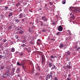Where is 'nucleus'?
<instances>
[{
	"label": "nucleus",
	"mask_w": 80,
	"mask_h": 80,
	"mask_svg": "<svg viewBox=\"0 0 80 80\" xmlns=\"http://www.w3.org/2000/svg\"><path fill=\"white\" fill-rule=\"evenodd\" d=\"M29 32H33V28H30L29 30Z\"/></svg>",
	"instance_id": "1a4fd4ad"
},
{
	"label": "nucleus",
	"mask_w": 80,
	"mask_h": 80,
	"mask_svg": "<svg viewBox=\"0 0 80 80\" xmlns=\"http://www.w3.org/2000/svg\"><path fill=\"white\" fill-rule=\"evenodd\" d=\"M36 69L38 71H40V66H38Z\"/></svg>",
	"instance_id": "ddd939ff"
},
{
	"label": "nucleus",
	"mask_w": 80,
	"mask_h": 80,
	"mask_svg": "<svg viewBox=\"0 0 80 80\" xmlns=\"http://www.w3.org/2000/svg\"><path fill=\"white\" fill-rule=\"evenodd\" d=\"M16 38L17 39L18 38V37H16Z\"/></svg>",
	"instance_id": "680f3d73"
},
{
	"label": "nucleus",
	"mask_w": 80,
	"mask_h": 80,
	"mask_svg": "<svg viewBox=\"0 0 80 80\" xmlns=\"http://www.w3.org/2000/svg\"><path fill=\"white\" fill-rule=\"evenodd\" d=\"M25 17V14H22V17Z\"/></svg>",
	"instance_id": "de8ad7c7"
},
{
	"label": "nucleus",
	"mask_w": 80,
	"mask_h": 80,
	"mask_svg": "<svg viewBox=\"0 0 80 80\" xmlns=\"http://www.w3.org/2000/svg\"><path fill=\"white\" fill-rule=\"evenodd\" d=\"M21 30V29H20V28L18 29V30Z\"/></svg>",
	"instance_id": "13d9d810"
},
{
	"label": "nucleus",
	"mask_w": 80,
	"mask_h": 80,
	"mask_svg": "<svg viewBox=\"0 0 80 80\" xmlns=\"http://www.w3.org/2000/svg\"><path fill=\"white\" fill-rule=\"evenodd\" d=\"M8 8V7L7 6L5 7V10H7Z\"/></svg>",
	"instance_id": "c85d7f7f"
},
{
	"label": "nucleus",
	"mask_w": 80,
	"mask_h": 80,
	"mask_svg": "<svg viewBox=\"0 0 80 80\" xmlns=\"http://www.w3.org/2000/svg\"><path fill=\"white\" fill-rule=\"evenodd\" d=\"M27 18H25L24 19V20H27Z\"/></svg>",
	"instance_id": "e2e57ef3"
},
{
	"label": "nucleus",
	"mask_w": 80,
	"mask_h": 80,
	"mask_svg": "<svg viewBox=\"0 0 80 80\" xmlns=\"http://www.w3.org/2000/svg\"><path fill=\"white\" fill-rule=\"evenodd\" d=\"M38 42H40V39H38Z\"/></svg>",
	"instance_id": "5fc2aeb1"
},
{
	"label": "nucleus",
	"mask_w": 80,
	"mask_h": 80,
	"mask_svg": "<svg viewBox=\"0 0 80 80\" xmlns=\"http://www.w3.org/2000/svg\"><path fill=\"white\" fill-rule=\"evenodd\" d=\"M54 80H58V79H57V77H55L54 78Z\"/></svg>",
	"instance_id": "37998d69"
},
{
	"label": "nucleus",
	"mask_w": 80,
	"mask_h": 80,
	"mask_svg": "<svg viewBox=\"0 0 80 80\" xmlns=\"http://www.w3.org/2000/svg\"><path fill=\"white\" fill-rule=\"evenodd\" d=\"M43 25L44 27H46V26H47V24H43Z\"/></svg>",
	"instance_id": "3c124183"
},
{
	"label": "nucleus",
	"mask_w": 80,
	"mask_h": 80,
	"mask_svg": "<svg viewBox=\"0 0 80 80\" xmlns=\"http://www.w3.org/2000/svg\"><path fill=\"white\" fill-rule=\"evenodd\" d=\"M41 18L42 20H43L44 22H47L48 21V19L47 18H46V17L45 16L42 17Z\"/></svg>",
	"instance_id": "7ed1b4c3"
},
{
	"label": "nucleus",
	"mask_w": 80,
	"mask_h": 80,
	"mask_svg": "<svg viewBox=\"0 0 80 80\" xmlns=\"http://www.w3.org/2000/svg\"><path fill=\"white\" fill-rule=\"evenodd\" d=\"M80 12V8H77L74 9V10H72V12H73V13H78Z\"/></svg>",
	"instance_id": "f257e3e1"
},
{
	"label": "nucleus",
	"mask_w": 80,
	"mask_h": 80,
	"mask_svg": "<svg viewBox=\"0 0 80 80\" xmlns=\"http://www.w3.org/2000/svg\"><path fill=\"white\" fill-rule=\"evenodd\" d=\"M41 59H42V64L44 63V62H45V60L44 59V57L43 56H42L41 57Z\"/></svg>",
	"instance_id": "423d86ee"
},
{
	"label": "nucleus",
	"mask_w": 80,
	"mask_h": 80,
	"mask_svg": "<svg viewBox=\"0 0 80 80\" xmlns=\"http://www.w3.org/2000/svg\"><path fill=\"white\" fill-rule=\"evenodd\" d=\"M22 63V62H21ZM21 63H20V62H18L17 63V65H18V66H21V65H22Z\"/></svg>",
	"instance_id": "a211bd4d"
},
{
	"label": "nucleus",
	"mask_w": 80,
	"mask_h": 80,
	"mask_svg": "<svg viewBox=\"0 0 80 80\" xmlns=\"http://www.w3.org/2000/svg\"><path fill=\"white\" fill-rule=\"evenodd\" d=\"M4 66H2L0 68V70H2L4 68Z\"/></svg>",
	"instance_id": "393cba45"
},
{
	"label": "nucleus",
	"mask_w": 80,
	"mask_h": 80,
	"mask_svg": "<svg viewBox=\"0 0 80 80\" xmlns=\"http://www.w3.org/2000/svg\"><path fill=\"white\" fill-rule=\"evenodd\" d=\"M28 52H31V51H30V50H28Z\"/></svg>",
	"instance_id": "6e6d98bb"
},
{
	"label": "nucleus",
	"mask_w": 80,
	"mask_h": 80,
	"mask_svg": "<svg viewBox=\"0 0 80 80\" xmlns=\"http://www.w3.org/2000/svg\"><path fill=\"white\" fill-rule=\"evenodd\" d=\"M25 5H27V3H25Z\"/></svg>",
	"instance_id": "69168bd1"
},
{
	"label": "nucleus",
	"mask_w": 80,
	"mask_h": 80,
	"mask_svg": "<svg viewBox=\"0 0 80 80\" xmlns=\"http://www.w3.org/2000/svg\"><path fill=\"white\" fill-rule=\"evenodd\" d=\"M9 10H12V9L10 8V9H8Z\"/></svg>",
	"instance_id": "bf43d9fd"
},
{
	"label": "nucleus",
	"mask_w": 80,
	"mask_h": 80,
	"mask_svg": "<svg viewBox=\"0 0 80 80\" xmlns=\"http://www.w3.org/2000/svg\"><path fill=\"white\" fill-rule=\"evenodd\" d=\"M54 72L53 71H51L50 72V75H52H52H53L54 74Z\"/></svg>",
	"instance_id": "f3484780"
},
{
	"label": "nucleus",
	"mask_w": 80,
	"mask_h": 80,
	"mask_svg": "<svg viewBox=\"0 0 80 80\" xmlns=\"http://www.w3.org/2000/svg\"><path fill=\"white\" fill-rule=\"evenodd\" d=\"M39 10H42V8H40L39 9Z\"/></svg>",
	"instance_id": "864d4df0"
},
{
	"label": "nucleus",
	"mask_w": 80,
	"mask_h": 80,
	"mask_svg": "<svg viewBox=\"0 0 80 80\" xmlns=\"http://www.w3.org/2000/svg\"><path fill=\"white\" fill-rule=\"evenodd\" d=\"M21 66H22V67L23 69L25 70V67L24 66V63H21Z\"/></svg>",
	"instance_id": "6e6552de"
},
{
	"label": "nucleus",
	"mask_w": 80,
	"mask_h": 80,
	"mask_svg": "<svg viewBox=\"0 0 80 80\" xmlns=\"http://www.w3.org/2000/svg\"><path fill=\"white\" fill-rule=\"evenodd\" d=\"M70 16L72 15V16L70 17L72 19V20H73V19H75V17L74 15L72 14V13H70Z\"/></svg>",
	"instance_id": "39448f33"
},
{
	"label": "nucleus",
	"mask_w": 80,
	"mask_h": 80,
	"mask_svg": "<svg viewBox=\"0 0 80 80\" xmlns=\"http://www.w3.org/2000/svg\"><path fill=\"white\" fill-rule=\"evenodd\" d=\"M23 1V0H19V2H20L21 3H22Z\"/></svg>",
	"instance_id": "e433bc0d"
},
{
	"label": "nucleus",
	"mask_w": 80,
	"mask_h": 80,
	"mask_svg": "<svg viewBox=\"0 0 80 80\" xmlns=\"http://www.w3.org/2000/svg\"><path fill=\"white\" fill-rule=\"evenodd\" d=\"M68 77H71V74H69L68 75Z\"/></svg>",
	"instance_id": "09e8293b"
},
{
	"label": "nucleus",
	"mask_w": 80,
	"mask_h": 80,
	"mask_svg": "<svg viewBox=\"0 0 80 80\" xmlns=\"http://www.w3.org/2000/svg\"><path fill=\"white\" fill-rule=\"evenodd\" d=\"M15 22H16V23H18V22H19V21L18 20V19H16Z\"/></svg>",
	"instance_id": "cd10ccee"
},
{
	"label": "nucleus",
	"mask_w": 80,
	"mask_h": 80,
	"mask_svg": "<svg viewBox=\"0 0 80 80\" xmlns=\"http://www.w3.org/2000/svg\"><path fill=\"white\" fill-rule=\"evenodd\" d=\"M18 77H20V75H19V74H18Z\"/></svg>",
	"instance_id": "0e129e2a"
},
{
	"label": "nucleus",
	"mask_w": 80,
	"mask_h": 80,
	"mask_svg": "<svg viewBox=\"0 0 80 80\" xmlns=\"http://www.w3.org/2000/svg\"><path fill=\"white\" fill-rule=\"evenodd\" d=\"M45 8H47V3L45 4L44 5Z\"/></svg>",
	"instance_id": "a878e982"
},
{
	"label": "nucleus",
	"mask_w": 80,
	"mask_h": 80,
	"mask_svg": "<svg viewBox=\"0 0 80 80\" xmlns=\"http://www.w3.org/2000/svg\"><path fill=\"white\" fill-rule=\"evenodd\" d=\"M67 54H68V55H70V51H68V52Z\"/></svg>",
	"instance_id": "a19ab883"
},
{
	"label": "nucleus",
	"mask_w": 80,
	"mask_h": 80,
	"mask_svg": "<svg viewBox=\"0 0 80 80\" xmlns=\"http://www.w3.org/2000/svg\"><path fill=\"white\" fill-rule=\"evenodd\" d=\"M60 32H58L57 33L56 35H60Z\"/></svg>",
	"instance_id": "7c9ffc66"
},
{
	"label": "nucleus",
	"mask_w": 80,
	"mask_h": 80,
	"mask_svg": "<svg viewBox=\"0 0 80 80\" xmlns=\"http://www.w3.org/2000/svg\"><path fill=\"white\" fill-rule=\"evenodd\" d=\"M53 40V39H50L49 37H48V40Z\"/></svg>",
	"instance_id": "72a5a7b5"
},
{
	"label": "nucleus",
	"mask_w": 80,
	"mask_h": 80,
	"mask_svg": "<svg viewBox=\"0 0 80 80\" xmlns=\"http://www.w3.org/2000/svg\"><path fill=\"white\" fill-rule=\"evenodd\" d=\"M3 44L1 43L0 45V48H2V47H3Z\"/></svg>",
	"instance_id": "f704fd0d"
},
{
	"label": "nucleus",
	"mask_w": 80,
	"mask_h": 80,
	"mask_svg": "<svg viewBox=\"0 0 80 80\" xmlns=\"http://www.w3.org/2000/svg\"><path fill=\"white\" fill-rule=\"evenodd\" d=\"M19 18H23V14L21 13H20L19 15Z\"/></svg>",
	"instance_id": "f8f14e48"
},
{
	"label": "nucleus",
	"mask_w": 80,
	"mask_h": 80,
	"mask_svg": "<svg viewBox=\"0 0 80 80\" xmlns=\"http://www.w3.org/2000/svg\"><path fill=\"white\" fill-rule=\"evenodd\" d=\"M19 53V52H16V53Z\"/></svg>",
	"instance_id": "052dcab7"
},
{
	"label": "nucleus",
	"mask_w": 80,
	"mask_h": 80,
	"mask_svg": "<svg viewBox=\"0 0 80 80\" xmlns=\"http://www.w3.org/2000/svg\"><path fill=\"white\" fill-rule=\"evenodd\" d=\"M52 78H53V76H52V75H50V74L48 73V74L47 77L46 78V80H48V79H52Z\"/></svg>",
	"instance_id": "f03ea898"
},
{
	"label": "nucleus",
	"mask_w": 80,
	"mask_h": 80,
	"mask_svg": "<svg viewBox=\"0 0 80 80\" xmlns=\"http://www.w3.org/2000/svg\"><path fill=\"white\" fill-rule=\"evenodd\" d=\"M18 12H22V7H20L19 8H18Z\"/></svg>",
	"instance_id": "2eb2a0df"
},
{
	"label": "nucleus",
	"mask_w": 80,
	"mask_h": 80,
	"mask_svg": "<svg viewBox=\"0 0 80 80\" xmlns=\"http://www.w3.org/2000/svg\"><path fill=\"white\" fill-rule=\"evenodd\" d=\"M21 47H23V48H25V47H26V45L23 44V45H21Z\"/></svg>",
	"instance_id": "5701e85b"
},
{
	"label": "nucleus",
	"mask_w": 80,
	"mask_h": 80,
	"mask_svg": "<svg viewBox=\"0 0 80 80\" xmlns=\"http://www.w3.org/2000/svg\"><path fill=\"white\" fill-rule=\"evenodd\" d=\"M52 24L53 25H55L56 24V23L55 22H52Z\"/></svg>",
	"instance_id": "4c0bfd02"
},
{
	"label": "nucleus",
	"mask_w": 80,
	"mask_h": 80,
	"mask_svg": "<svg viewBox=\"0 0 80 80\" xmlns=\"http://www.w3.org/2000/svg\"><path fill=\"white\" fill-rule=\"evenodd\" d=\"M54 68H55L54 66L53 67H52V68H51L52 70H53V69H54Z\"/></svg>",
	"instance_id": "a18cd8bd"
},
{
	"label": "nucleus",
	"mask_w": 80,
	"mask_h": 80,
	"mask_svg": "<svg viewBox=\"0 0 80 80\" xmlns=\"http://www.w3.org/2000/svg\"><path fill=\"white\" fill-rule=\"evenodd\" d=\"M3 42L4 43H5V42H7V39H3Z\"/></svg>",
	"instance_id": "2f4dec72"
},
{
	"label": "nucleus",
	"mask_w": 80,
	"mask_h": 80,
	"mask_svg": "<svg viewBox=\"0 0 80 80\" xmlns=\"http://www.w3.org/2000/svg\"><path fill=\"white\" fill-rule=\"evenodd\" d=\"M23 55V53H21L20 54L21 57H22V56Z\"/></svg>",
	"instance_id": "8fccbe9b"
},
{
	"label": "nucleus",
	"mask_w": 80,
	"mask_h": 80,
	"mask_svg": "<svg viewBox=\"0 0 80 80\" xmlns=\"http://www.w3.org/2000/svg\"><path fill=\"white\" fill-rule=\"evenodd\" d=\"M4 58V56H2L1 55H0V59L1 58Z\"/></svg>",
	"instance_id": "b1692460"
},
{
	"label": "nucleus",
	"mask_w": 80,
	"mask_h": 80,
	"mask_svg": "<svg viewBox=\"0 0 80 80\" xmlns=\"http://www.w3.org/2000/svg\"><path fill=\"white\" fill-rule=\"evenodd\" d=\"M71 21H72V20H70V22H71Z\"/></svg>",
	"instance_id": "338daca9"
},
{
	"label": "nucleus",
	"mask_w": 80,
	"mask_h": 80,
	"mask_svg": "<svg viewBox=\"0 0 80 80\" xmlns=\"http://www.w3.org/2000/svg\"><path fill=\"white\" fill-rule=\"evenodd\" d=\"M12 28H13V27H12V26H9L8 27V30H10V29H12Z\"/></svg>",
	"instance_id": "412c9836"
},
{
	"label": "nucleus",
	"mask_w": 80,
	"mask_h": 80,
	"mask_svg": "<svg viewBox=\"0 0 80 80\" xmlns=\"http://www.w3.org/2000/svg\"><path fill=\"white\" fill-rule=\"evenodd\" d=\"M80 48L78 47L77 49V51H78L79 50H80Z\"/></svg>",
	"instance_id": "c03bdc74"
},
{
	"label": "nucleus",
	"mask_w": 80,
	"mask_h": 80,
	"mask_svg": "<svg viewBox=\"0 0 80 80\" xmlns=\"http://www.w3.org/2000/svg\"><path fill=\"white\" fill-rule=\"evenodd\" d=\"M24 32V31L23 30H21L19 32V34H23Z\"/></svg>",
	"instance_id": "9b49d317"
},
{
	"label": "nucleus",
	"mask_w": 80,
	"mask_h": 80,
	"mask_svg": "<svg viewBox=\"0 0 80 80\" xmlns=\"http://www.w3.org/2000/svg\"><path fill=\"white\" fill-rule=\"evenodd\" d=\"M62 25L59 26L58 28V30L60 32L63 30V28H62Z\"/></svg>",
	"instance_id": "20e7f679"
},
{
	"label": "nucleus",
	"mask_w": 80,
	"mask_h": 80,
	"mask_svg": "<svg viewBox=\"0 0 80 80\" xmlns=\"http://www.w3.org/2000/svg\"><path fill=\"white\" fill-rule=\"evenodd\" d=\"M62 4H65L66 3V1H65V0H64L62 1Z\"/></svg>",
	"instance_id": "4be33fe9"
},
{
	"label": "nucleus",
	"mask_w": 80,
	"mask_h": 80,
	"mask_svg": "<svg viewBox=\"0 0 80 80\" xmlns=\"http://www.w3.org/2000/svg\"><path fill=\"white\" fill-rule=\"evenodd\" d=\"M64 47L63 44V43L62 42H61L60 43V45L59 46V47L60 48H63Z\"/></svg>",
	"instance_id": "0eeeda50"
},
{
	"label": "nucleus",
	"mask_w": 80,
	"mask_h": 80,
	"mask_svg": "<svg viewBox=\"0 0 80 80\" xmlns=\"http://www.w3.org/2000/svg\"><path fill=\"white\" fill-rule=\"evenodd\" d=\"M64 49H65V48H67V46H66L65 45H64Z\"/></svg>",
	"instance_id": "49530a36"
},
{
	"label": "nucleus",
	"mask_w": 80,
	"mask_h": 80,
	"mask_svg": "<svg viewBox=\"0 0 80 80\" xmlns=\"http://www.w3.org/2000/svg\"><path fill=\"white\" fill-rule=\"evenodd\" d=\"M11 51L12 52H15V48H12L11 49Z\"/></svg>",
	"instance_id": "6ab92c4d"
},
{
	"label": "nucleus",
	"mask_w": 80,
	"mask_h": 80,
	"mask_svg": "<svg viewBox=\"0 0 80 80\" xmlns=\"http://www.w3.org/2000/svg\"><path fill=\"white\" fill-rule=\"evenodd\" d=\"M50 57H51V58H54L55 56H53L52 55L50 56Z\"/></svg>",
	"instance_id": "c9c22d12"
},
{
	"label": "nucleus",
	"mask_w": 80,
	"mask_h": 80,
	"mask_svg": "<svg viewBox=\"0 0 80 80\" xmlns=\"http://www.w3.org/2000/svg\"><path fill=\"white\" fill-rule=\"evenodd\" d=\"M53 66V64L52 63H49V67H52Z\"/></svg>",
	"instance_id": "dca6fc26"
},
{
	"label": "nucleus",
	"mask_w": 80,
	"mask_h": 80,
	"mask_svg": "<svg viewBox=\"0 0 80 80\" xmlns=\"http://www.w3.org/2000/svg\"><path fill=\"white\" fill-rule=\"evenodd\" d=\"M25 18H27V17L25 18L24 19H22V21L23 22H24V21H25Z\"/></svg>",
	"instance_id": "ea45409f"
},
{
	"label": "nucleus",
	"mask_w": 80,
	"mask_h": 80,
	"mask_svg": "<svg viewBox=\"0 0 80 80\" xmlns=\"http://www.w3.org/2000/svg\"><path fill=\"white\" fill-rule=\"evenodd\" d=\"M8 71H6V72L5 74V75H6V77L9 76V74L8 73Z\"/></svg>",
	"instance_id": "9d476101"
},
{
	"label": "nucleus",
	"mask_w": 80,
	"mask_h": 80,
	"mask_svg": "<svg viewBox=\"0 0 80 80\" xmlns=\"http://www.w3.org/2000/svg\"><path fill=\"white\" fill-rule=\"evenodd\" d=\"M35 75H38V76H39V74L38 73H36Z\"/></svg>",
	"instance_id": "79ce46f5"
},
{
	"label": "nucleus",
	"mask_w": 80,
	"mask_h": 80,
	"mask_svg": "<svg viewBox=\"0 0 80 80\" xmlns=\"http://www.w3.org/2000/svg\"><path fill=\"white\" fill-rule=\"evenodd\" d=\"M69 65L68 66V69H70L71 68V66H70V62H69V63H68Z\"/></svg>",
	"instance_id": "4468645a"
},
{
	"label": "nucleus",
	"mask_w": 80,
	"mask_h": 80,
	"mask_svg": "<svg viewBox=\"0 0 80 80\" xmlns=\"http://www.w3.org/2000/svg\"><path fill=\"white\" fill-rule=\"evenodd\" d=\"M47 30H46V29H42V32H46V31Z\"/></svg>",
	"instance_id": "473e14b6"
},
{
	"label": "nucleus",
	"mask_w": 80,
	"mask_h": 80,
	"mask_svg": "<svg viewBox=\"0 0 80 80\" xmlns=\"http://www.w3.org/2000/svg\"><path fill=\"white\" fill-rule=\"evenodd\" d=\"M16 5L17 7H18L19 5H20V2H18L16 4Z\"/></svg>",
	"instance_id": "bb28decb"
},
{
	"label": "nucleus",
	"mask_w": 80,
	"mask_h": 80,
	"mask_svg": "<svg viewBox=\"0 0 80 80\" xmlns=\"http://www.w3.org/2000/svg\"><path fill=\"white\" fill-rule=\"evenodd\" d=\"M70 9H71V10H72V8H72L71 7H70Z\"/></svg>",
	"instance_id": "603ef678"
},
{
	"label": "nucleus",
	"mask_w": 80,
	"mask_h": 80,
	"mask_svg": "<svg viewBox=\"0 0 80 80\" xmlns=\"http://www.w3.org/2000/svg\"><path fill=\"white\" fill-rule=\"evenodd\" d=\"M40 22L41 23V26H42L43 25V22L42 21H40Z\"/></svg>",
	"instance_id": "c756f323"
},
{
	"label": "nucleus",
	"mask_w": 80,
	"mask_h": 80,
	"mask_svg": "<svg viewBox=\"0 0 80 80\" xmlns=\"http://www.w3.org/2000/svg\"><path fill=\"white\" fill-rule=\"evenodd\" d=\"M12 14H13V13H12V12H10L8 15L9 17H11V16L12 15Z\"/></svg>",
	"instance_id": "aec40b11"
},
{
	"label": "nucleus",
	"mask_w": 80,
	"mask_h": 80,
	"mask_svg": "<svg viewBox=\"0 0 80 80\" xmlns=\"http://www.w3.org/2000/svg\"><path fill=\"white\" fill-rule=\"evenodd\" d=\"M55 57H56V58H57V57L56 56H55Z\"/></svg>",
	"instance_id": "774afa93"
},
{
	"label": "nucleus",
	"mask_w": 80,
	"mask_h": 80,
	"mask_svg": "<svg viewBox=\"0 0 80 80\" xmlns=\"http://www.w3.org/2000/svg\"><path fill=\"white\" fill-rule=\"evenodd\" d=\"M49 3L50 4V5L51 6H52V2H49Z\"/></svg>",
	"instance_id": "58836bf2"
},
{
	"label": "nucleus",
	"mask_w": 80,
	"mask_h": 80,
	"mask_svg": "<svg viewBox=\"0 0 80 80\" xmlns=\"http://www.w3.org/2000/svg\"><path fill=\"white\" fill-rule=\"evenodd\" d=\"M46 10H49V8H45Z\"/></svg>",
	"instance_id": "4d7b16f0"
}]
</instances>
